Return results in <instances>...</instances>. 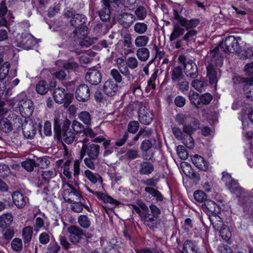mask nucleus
I'll return each instance as SVG.
<instances>
[{
	"label": "nucleus",
	"instance_id": "13",
	"mask_svg": "<svg viewBox=\"0 0 253 253\" xmlns=\"http://www.w3.org/2000/svg\"><path fill=\"white\" fill-rule=\"evenodd\" d=\"M67 231L69 240L73 244L79 243L85 236L83 230L75 225L69 227Z\"/></svg>",
	"mask_w": 253,
	"mask_h": 253
},
{
	"label": "nucleus",
	"instance_id": "33",
	"mask_svg": "<svg viewBox=\"0 0 253 253\" xmlns=\"http://www.w3.org/2000/svg\"><path fill=\"white\" fill-rule=\"evenodd\" d=\"M103 8L99 12V16L100 19L104 21H106L109 20L110 18V10L109 9V5H108V2L106 1H104V3L103 4Z\"/></svg>",
	"mask_w": 253,
	"mask_h": 253
},
{
	"label": "nucleus",
	"instance_id": "39",
	"mask_svg": "<svg viewBox=\"0 0 253 253\" xmlns=\"http://www.w3.org/2000/svg\"><path fill=\"white\" fill-rule=\"evenodd\" d=\"M193 164L199 169L206 170L209 164L206 159H191Z\"/></svg>",
	"mask_w": 253,
	"mask_h": 253
},
{
	"label": "nucleus",
	"instance_id": "2",
	"mask_svg": "<svg viewBox=\"0 0 253 253\" xmlns=\"http://www.w3.org/2000/svg\"><path fill=\"white\" fill-rule=\"evenodd\" d=\"M219 47L216 46L208 54L207 59L210 58L209 65L207 67V77L211 84H216L220 76L214 66L220 67L223 64V57L219 53Z\"/></svg>",
	"mask_w": 253,
	"mask_h": 253
},
{
	"label": "nucleus",
	"instance_id": "50",
	"mask_svg": "<svg viewBox=\"0 0 253 253\" xmlns=\"http://www.w3.org/2000/svg\"><path fill=\"white\" fill-rule=\"evenodd\" d=\"M182 71L180 67H175L172 72L171 79L174 82L179 81L182 77Z\"/></svg>",
	"mask_w": 253,
	"mask_h": 253
},
{
	"label": "nucleus",
	"instance_id": "53",
	"mask_svg": "<svg viewBox=\"0 0 253 253\" xmlns=\"http://www.w3.org/2000/svg\"><path fill=\"white\" fill-rule=\"evenodd\" d=\"M194 197L196 201L203 203L207 200V196L203 191L197 190L194 193Z\"/></svg>",
	"mask_w": 253,
	"mask_h": 253
},
{
	"label": "nucleus",
	"instance_id": "12",
	"mask_svg": "<svg viewBox=\"0 0 253 253\" xmlns=\"http://www.w3.org/2000/svg\"><path fill=\"white\" fill-rule=\"evenodd\" d=\"M86 140L83 141V145L81 152V158L88 157L89 158H95L99 152V146L98 145L91 144L88 146L85 145Z\"/></svg>",
	"mask_w": 253,
	"mask_h": 253
},
{
	"label": "nucleus",
	"instance_id": "15",
	"mask_svg": "<svg viewBox=\"0 0 253 253\" xmlns=\"http://www.w3.org/2000/svg\"><path fill=\"white\" fill-rule=\"evenodd\" d=\"M141 219L146 226L152 229L156 228L160 223L159 217L152 215L149 212H145L141 215Z\"/></svg>",
	"mask_w": 253,
	"mask_h": 253
},
{
	"label": "nucleus",
	"instance_id": "30",
	"mask_svg": "<svg viewBox=\"0 0 253 253\" xmlns=\"http://www.w3.org/2000/svg\"><path fill=\"white\" fill-rule=\"evenodd\" d=\"M117 65L120 72L125 76L129 77L130 73L127 67L126 61L123 57H119L117 59Z\"/></svg>",
	"mask_w": 253,
	"mask_h": 253
},
{
	"label": "nucleus",
	"instance_id": "38",
	"mask_svg": "<svg viewBox=\"0 0 253 253\" xmlns=\"http://www.w3.org/2000/svg\"><path fill=\"white\" fill-rule=\"evenodd\" d=\"M25 40L26 42L24 44L23 43L22 45L24 46L23 49H31L36 43L35 38L30 34L28 33L25 35Z\"/></svg>",
	"mask_w": 253,
	"mask_h": 253
},
{
	"label": "nucleus",
	"instance_id": "28",
	"mask_svg": "<svg viewBox=\"0 0 253 253\" xmlns=\"http://www.w3.org/2000/svg\"><path fill=\"white\" fill-rule=\"evenodd\" d=\"M33 234V228L31 226H26L22 230V237L25 245H29L31 242Z\"/></svg>",
	"mask_w": 253,
	"mask_h": 253
},
{
	"label": "nucleus",
	"instance_id": "59",
	"mask_svg": "<svg viewBox=\"0 0 253 253\" xmlns=\"http://www.w3.org/2000/svg\"><path fill=\"white\" fill-rule=\"evenodd\" d=\"M172 133L175 137L178 140H182L186 135L184 134L183 131L178 127H174L172 128Z\"/></svg>",
	"mask_w": 253,
	"mask_h": 253
},
{
	"label": "nucleus",
	"instance_id": "8",
	"mask_svg": "<svg viewBox=\"0 0 253 253\" xmlns=\"http://www.w3.org/2000/svg\"><path fill=\"white\" fill-rule=\"evenodd\" d=\"M23 120L21 127L22 128L23 134L24 137L27 139H32L35 135L37 129L41 133L42 125L40 123H37L35 120L27 121L25 119Z\"/></svg>",
	"mask_w": 253,
	"mask_h": 253
},
{
	"label": "nucleus",
	"instance_id": "4",
	"mask_svg": "<svg viewBox=\"0 0 253 253\" xmlns=\"http://www.w3.org/2000/svg\"><path fill=\"white\" fill-rule=\"evenodd\" d=\"M222 174V181L232 193L235 194L239 198L248 197V193L240 186L238 181L233 178L229 173L224 171Z\"/></svg>",
	"mask_w": 253,
	"mask_h": 253
},
{
	"label": "nucleus",
	"instance_id": "44",
	"mask_svg": "<svg viewBox=\"0 0 253 253\" xmlns=\"http://www.w3.org/2000/svg\"><path fill=\"white\" fill-rule=\"evenodd\" d=\"M183 160L184 161L180 162V168L185 175L190 176L193 173L191 166L189 162L185 161L187 159Z\"/></svg>",
	"mask_w": 253,
	"mask_h": 253
},
{
	"label": "nucleus",
	"instance_id": "3",
	"mask_svg": "<svg viewBox=\"0 0 253 253\" xmlns=\"http://www.w3.org/2000/svg\"><path fill=\"white\" fill-rule=\"evenodd\" d=\"M70 125V121L65 119L63 121L61 128L60 119L58 117H55L54 119V130L56 132L60 131L61 139L68 144L72 143L75 138V133L69 128Z\"/></svg>",
	"mask_w": 253,
	"mask_h": 253
},
{
	"label": "nucleus",
	"instance_id": "14",
	"mask_svg": "<svg viewBox=\"0 0 253 253\" xmlns=\"http://www.w3.org/2000/svg\"><path fill=\"white\" fill-rule=\"evenodd\" d=\"M152 112L145 105H141L138 112L139 122L144 125H149L153 120Z\"/></svg>",
	"mask_w": 253,
	"mask_h": 253
},
{
	"label": "nucleus",
	"instance_id": "60",
	"mask_svg": "<svg viewBox=\"0 0 253 253\" xmlns=\"http://www.w3.org/2000/svg\"><path fill=\"white\" fill-rule=\"evenodd\" d=\"M42 175L44 180L48 182L49 179L55 177L56 174L53 170H45L42 172Z\"/></svg>",
	"mask_w": 253,
	"mask_h": 253
},
{
	"label": "nucleus",
	"instance_id": "17",
	"mask_svg": "<svg viewBox=\"0 0 253 253\" xmlns=\"http://www.w3.org/2000/svg\"><path fill=\"white\" fill-rule=\"evenodd\" d=\"M12 197L14 204L18 209H23L29 202V198L18 191L13 192Z\"/></svg>",
	"mask_w": 253,
	"mask_h": 253
},
{
	"label": "nucleus",
	"instance_id": "45",
	"mask_svg": "<svg viewBox=\"0 0 253 253\" xmlns=\"http://www.w3.org/2000/svg\"><path fill=\"white\" fill-rule=\"evenodd\" d=\"M28 33H22L21 34H18L15 38L14 42L13 43L15 44V46L17 47L23 48L24 46H23L22 44L23 43L24 44V42H25V35L27 34Z\"/></svg>",
	"mask_w": 253,
	"mask_h": 253
},
{
	"label": "nucleus",
	"instance_id": "31",
	"mask_svg": "<svg viewBox=\"0 0 253 253\" xmlns=\"http://www.w3.org/2000/svg\"><path fill=\"white\" fill-rule=\"evenodd\" d=\"M244 90L246 97L253 100V77L245 84Z\"/></svg>",
	"mask_w": 253,
	"mask_h": 253
},
{
	"label": "nucleus",
	"instance_id": "37",
	"mask_svg": "<svg viewBox=\"0 0 253 253\" xmlns=\"http://www.w3.org/2000/svg\"><path fill=\"white\" fill-rule=\"evenodd\" d=\"M78 118L81 121L86 125L89 126L91 124V117L90 113L86 111L81 112L78 114Z\"/></svg>",
	"mask_w": 253,
	"mask_h": 253
},
{
	"label": "nucleus",
	"instance_id": "56",
	"mask_svg": "<svg viewBox=\"0 0 253 253\" xmlns=\"http://www.w3.org/2000/svg\"><path fill=\"white\" fill-rule=\"evenodd\" d=\"M72 128L74 132L82 133L84 130V126L79 122L74 120L72 123Z\"/></svg>",
	"mask_w": 253,
	"mask_h": 253
},
{
	"label": "nucleus",
	"instance_id": "47",
	"mask_svg": "<svg viewBox=\"0 0 253 253\" xmlns=\"http://www.w3.org/2000/svg\"><path fill=\"white\" fill-rule=\"evenodd\" d=\"M78 221L79 225L85 229H87L91 224L89 218L85 215H80L78 217Z\"/></svg>",
	"mask_w": 253,
	"mask_h": 253
},
{
	"label": "nucleus",
	"instance_id": "35",
	"mask_svg": "<svg viewBox=\"0 0 253 253\" xmlns=\"http://www.w3.org/2000/svg\"><path fill=\"white\" fill-rule=\"evenodd\" d=\"M136 55L139 60L145 61L149 58L150 52L147 48H139L136 51Z\"/></svg>",
	"mask_w": 253,
	"mask_h": 253
},
{
	"label": "nucleus",
	"instance_id": "52",
	"mask_svg": "<svg viewBox=\"0 0 253 253\" xmlns=\"http://www.w3.org/2000/svg\"><path fill=\"white\" fill-rule=\"evenodd\" d=\"M219 231L221 238L223 240L228 241L230 239L231 233L227 226L225 225Z\"/></svg>",
	"mask_w": 253,
	"mask_h": 253
},
{
	"label": "nucleus",
	"instance_id": "11",
	"mask_svg": "<svg viewBox=\"0 0 253 253\" xmlns=\"http://www.w3.org/2000/svg\"><path fill=\"white\" fill-rule=\"evenodd\" d=\"M53 97L56 103H64V105L67 106L71 103L73 99L72 94L67 93L62 87L55 88L53 92Z\"/></svg>",
	"mask_w": 253,
	"mask_h": 253
},
{
	"label": "nucleus",
	"instance_id": "5",
	"mask_svg": "<svg viewBox=\"0 0 253 253\" xmlns=\"http://www.w3.org/2000/svg\"><path fill=\"white\" fill-rule=\"evenodd\" d=\"M17 107L21 116L25 119L30 117L34 111L32 101L28 99L24 93H21L17 96Z\"/></svg>",
	"mask_w": 253,
	"mask_h": 253
},
{
	"label": "nucleus",
	"instance_id": "27",
	"mask_svg": "<svg viewBox=\"0 0 253 253\" xmlns=\"http://www.w3.org/2000/svg\"><path fill=\"white\" fill-rule=\"evenodd\" d=\"M10 63L7 62H3L2 58H0V80H3L8 75Z\"/></svg>",
	"mask_w": 253,
	"mask_h": 253
},
{
	"label": "nucleus",
	"instance_id": "1",
	"mask_svg": "<svg viewBox=\"0 0 253 253\" xmlns=\"http://www.w3.org/2000/svg\"><path fill=\"white\" fill-rule=\"evenodd\" d=\"M2 87H4L3 84H0V129L5 133H8L12 130H18L22 125V118L15 114L10 113L7 117L4 116L8 112V109L3 107V101L1 98L3 96V90Z\"/></svg>",
	"mask_w": 253,
	"mask_h": 253
},
{
	"label": "nucleus",
	"instance_id": "6",
	"mask_svg": "<svg viewBox=\"0 0 253 253\" xmlns=\"http://www.w3.org/2000/svg\"><path fill=\"white\" fill-rule=\"evenodd\" d=\"M200 20L197 18L189 20L188 22L181 25L185 27L186 33L184 34L182 40L187 43H191L195 41V37L199 31L196 28L199 25Z\"/></svg>",
	"mask_w": 253,
	"mask_h": 253
},
{
	"label": "nucleus",
	"instance_id": "49",
	"mask_svg": "<svg viewBox=\"0 0 253 253\" xmlns=\"http://www.w3.org/2000/svg\"><path fill=\"white\" fill-rule=\"evenodd\" d=\"M127 69H135L138 66V62L137 59L133 56L128 57L126 60Z\"/></svg>",
	"mask_w": 253,
	"mask_h": 253
},
{
	"label": "nucleus",
	"instance_id": "36",
	"mask_svg": "<svg viewBox=\"0 0 253 253\" xmlns=\"http://www.w3.org/2000/svg\"><path fill=\"white\" fill-rule=\"evenodd\" d=\"M48 85L44 81H40L36 86L37 92L41 95L45 94L48 91Z\"/></svg>",
	"mask_w": 253,
	"mask_h": 253
},
{
	"label": "nucleus",
	"instance_id": "25",
	"mask_svg": "<svg viewBox=\"0 0 253 253\" xmlns=\"http://www.w3.org/2000/svg\"><path fill=\"white\" fill-rule=\"evenodd\" d=\"M135 20V16L129 13H124L119 17L120 22L125 27H129Z\"/></svg>",
	"mask_w": 253,
	"mask_h": 253
},
{
	"label": "nucleus",
	"instance_id": "19",
	"mask_svg": "<svg viewBox=\"0 0 253 253\" xmlns=\"http://www.w3.org/2000/svg\"><path fill=\"white\" fill-rule=\"evenodd\" d=\"M202 209L209 216L210 214H216L219 211V208L214 201L207 200L202 205Z\"/></svg>",
	"mask_w": 253,
	"mask_h": 253
},
{
	"label": "nucleus",
	"instance_id": "16",
	"mask_svg": "<svg viewBox=\"0 0 253 253\" xmlns=\"http://www.w3.org/2000/svg\"><path fill=\"white\" fill-rule=\"evenodd\" d=\"M90 97V90L88 86L84 84L80 85L76 89V98L79 101L84 102Z\"/></svg>",
	"mask_w": 253,
	"mask_h": 253
},
{
	"label": "nucleus",
	"instance_id": "10",
	"mask_svg": "<svg viewBox=\"0 0 253 253\" xmlns=\"http://www.w3.org/2000/svg\"><path fill=\"white\" fill-rule=\"evenodd\" d=\"M241 39L239 37H235L234 36H230L226 38L224 42H222L220 47L223 48V45L225 46L224 49L225 51L230 52H238L240 49L239 41Z\"/></svg>",
	"mask_w": 253,
	"mask_h": 253
},
{
	"label": "nucleus",
	"instance_id": "41",
	"mask_svg": "<svg viewBox=\"0 0 253 253\" xmlns=\"http://www.w3.org/2000/svg\"><path fill=\"white\" fill-rule=\"evenodd\" d=\"M22 166L28 171H32L34 168L37 166V163L34 159H26L21 164Z\"/></svg>",
	"mask_w": 253,
	"mask_h": 253
},
{
	"label": "nucleus",
	"instance_id": "9",
	"mask_svg": "<svg viewBox=\"0 0 253 253\" xmlns=\"http://www.w3.org/2000/svg\"><path fill=\"white\" fill-rule=\"evenodd\" d=\"M64 188L63 197L65 201L72 203L83 200L80 191L75 189L73 185L67 183L64 185Z\"/></svg>",
	"mask_w": 253,
	"mask_h": 253
},
{
	"label": "nucleus",
	"instance_id": "29",
	"mask_svg": "<svg viewBox=\"0 0 253 253\" xmlns=\"http://www.w3.org/2000/svg\"><path fill=\"white\" fill-rule=\"evenodd\" d=\"M185 29L181 27L179 24H175L174 25L173 31L170 35L169 40L170 41H174L179 37L183 35Z\"/></svg>",
	"mask_w": 253,
	"mask_h": 253
},
{
	"label": "nucleus",
	"instance_id": "57",
	"mask_svg": "<svg viewBox=\"0 0 253 253\" xmlns=\"http://www.w3.org/2000/svg\"><path fill=\"white\" fill-rule=\"evenodd\" d=\"M176 152L179 158H188V153L184 146L181 145L177 146Z\"/></svg>",
	"mask_w": 253,
	"mask_h": 253
},
{
	"label": "nucleus",
	"instance_id": "63",
	"mask_svg": "<svg viewBox=\"0 0 253 253\" xmlns=\"http://www.w3.org/2000/svg\"><path fill=\"white\" fill-rule=\"evenodd\" d=\"M240 58L245 59L253 56V50L252 48H248L246 50L242 51L239 53Z\"/></svg>",
	"mask_w": 253,
	"mask_h": 253
},
{
	"label": "nucleus",
	"instance_id": "46",
	"mask_svg": "<svg viewBox=\"0 0 253 253\" xmlns=\"http://www.w3.org/2000/svg\"><path fill=\"white\" fill-rule=\"evenodd\" d=\"M19 83V80L18 79H15L12 82L9 83L8 84V88L6 85L4 84V82H1L0 84H3L4 85V87H2V89L3 90V94L5 93V96H8L9 92L12 88L17 85Z\"/></svg>",
	"mask_w": 253,
	"mask_h": 253
},
{
	"label": "nucleus",
	"instance_id": "24",
	"mask_svg": "<svg viewBox=\"0 0 253 253\" xmlns=\"http://www.w3.org/2000/svg\"><path fill=\"white\" fill-rule=\"evenodd\" d=\"M13 217L11 213L6 212L0 216V227L5 229L12 223Z\"/></svg>",
	"mask_w": 253,
	"mask_h": 253
},
{
	"label": "nucleus",
	"instance_id": "54",
	"mask_svg": "<svg viewBox=\"0 0 253 253\" xmlns=\"http://www.w3.org/2000/svg\"><path fill=\"white\" fill-rule=\"evenodd\" d=\"M81 201L82 200L72 203L73 204L71 205V209L72 211L77 213H80L83 211L84 209V204Z\"/></svg>",
	"mask_w": 253,
	"mask_h": 253
},
{
	"label": "nucleus",
	"instance_id": "7",
	"mask_svg": "<svg viewBox=\"0 0 253 253\" xmlns=\"http://www.w3.org/2000/svg\"><path fill=\"white\" fill-rule=\"evenodd\" d=\"M86 26H83L79 30H75L73 32L74 41L76 45H79L82 47H88L93 43V39L87 36Z\"/></svg>",
	"mask_w": 253,
	"mask_h": 253
},
{
	"label": "nucleus",
	"instance_id": "32",
	"mask_svg": "<svg viewBox=\"0 0 253 253\" xmlns=\"http://www.w3.org/2000/svg\"><path fill=\"white\" fill-rule=\"evenodd\" d=\"M183 250L186 253H197L198 248L195 242L186 240L183 244Z\"/></svg>",
	"mask_w": 253,
	"mask_h": 253
},
{
	"label": "nucleus",
	"instance_id": "20",
	"mask_svg": "<svg viewBox=\"0 0 253 253\" xmlns=\"http://www.w3.org/2000/svg\"><path fill=\"white\" fill-rule=\"evenodd\" d=\"M184 69L188 77L194 79L198 76V68L195 63L191 61L187 62L185 64Z\"/></svg>",
	"mask_w": 253,
	"mask_h": 253
},
{
	"label": "nucleus",
	"instance_id": "21",
	"mask_svg": "<svg viewBox=\"0 0 253 253\" xmlns=\"http://www.w3.org/2000/svg\"><path fill=\"white\" fill-rule=\"evenodd\" d=\"M118 90V85L111 80L105 82L103 85V91L108 96H114Z\"/></svg>",
	"mask_w": 253,
	"mask_h": 253
},
{
	"label": "nucleus",
	"instance_id": "61",
	"mask_svg": "<svg viewBox=\"0 0 253 253\" xmlns=\"http://www.w3.org/2000/svg\"><path fill=\"white\" fill-rule=\"evenodd\" d=\"M173 11L174 18L179 22L180 25H184V23L189 21V20L181 16L178 10L173 9Z\"/></svg>",
	"mask_w": 253,
	"mask_h": 253
},
{
	"label": "nucleus",
	"instance_id": "26",
	"mask_svg": "<svg viewBox=\"0 0 253 253\" xmlns=\"http://www.w3.org/2000/svg\"><path fill=\"white\" fill-rule=\"evenodd\" d=\"M154 169V166L152 164L147 162H142L139 168V172L141 174L149 175Z\"/></svg>",
	"mask_w": 253,
	"mask_h": 253
},
{
	"label": "nucleus",
	"instance_id": "64",
	"mask_svg": "<svg viewBox=\"0 0 253 253\" xmlns=\"http://www.w3.org/2000/svg\"><path fill=\"white\" fill-rule=\"evenodd\" d=\"M135 251L137 253H163L162 251L158 248H145L140 250L136 249Z\"/></svg>",
	"mask_w": 253,
	"mask_h": 253
},
{
	"label": "nucleus",
	"instance_id": "40",
	"mask_svg": "<svg viewBox=\"0 0 253 253\" xmlns=\"http://www.w3.org/2000/svg\"><path fill=\"white\" fill-rule=\"evenodd\" d=\"M95 195L105 203H108L114 205H117L118 203L117 200L102 192H95Z\"/></svg>",
	"mask_w": 253,
	"mask_h": 253
},
{
	"label": "nucleus",
	"instance_id": "22",
	"mask_svg": "<svg viewBox=\"0 0 253 253\" xmlns=\"http://www.w3.org/2000/svg\"><path fill=\"white\" fill-rule=\"evenodd\" d=\"M209 219L213 228L217 231H219L225 225L223 223L221 218L216 214L209 216Z\"/></svg>",
	"mask_w": 253,
	"mask_h": 253
},
{
	"label": "nucleus",
	"instance_id": "43",
	"mask_svg": "<svg viewBox=\"0 0 253 253\" xmlns=\"http://www.w3.org/2000/svg\"><path fill=\"white\" fill-rule=\"evenodd\" d=\"M12 249L17 252L21 251L23 249V243L22 240L19 238H15L13 239L11 243Z\"/></svg>",
	"mask_w": 253,
	"mask_h": 253
},
{
	"label": "nucleus",
	"instance_id": "48",
	"mask_svg": "<svg viewBox=\"0 0 253 253\" xmlns=\"http://www.w3.org/2000/svg\"><path fill=\"white\" fill-rule=\"evenodd\" d=\"M147 25L143 22H137L134 25V31L140 35L144 34L147 30Z\"/></svg>",
	"mask_w": 253,
	"mask_h": 253
},
{
	"label": "nucleus",
	"instance_id": "23",
	"mask_svg": "<svg viewBox=\"0 0 253 253\" xmlns=\"http://www.w3.org/2000/svg\"><path fill=\"white\" fill-rule=\"evenodd\" d=\"M85 21L86 18L84 15L77 14L73 16L70 22L72 25L78 27L75 30H79L83 26H85L84 25Z\"/></svg>",
	"mask_w": 253,
	"mask_h": 253
},
{
	"label": "nucleus",
	"instance_id": "18",
	"mask_svg": "<svg viewBox=\"0 0 253 253\" xmlns=\"http://www.w3.org/2000/svg\"><path fill=\"white\" fill-rule=\"evenodd\" d=\"M85 79L91 84L97 85L101 82L102 77L98 70L90 69L85 75Z\"/></svg>",
	"mask_w": 253,
	"mask_h": 253
},
{
	"label": "nucleus",
	"instance_id": "55",
	"mask_svg": "<svg viewBox=\"0 0 253 253\" xmlns=\"http://www.w3.org/2000/svg\"><path fill=\"white\" fill-rule=\"evenodd\" d=\"M135 13L137 19L139 20H143L147 15V11L143 6H139L135 11Z\"/></svg>",
	"mask_w": 253,
	"mask_h": 253
},
{
	"label": "nucleus",
	"instance_id": "51",
	"mask_svg": "<svg viewBox=\"0 0 253 253\" xmlns=\"http://www.w3.org/2000/svg\"><path fill=\"white\" fill-rule=\"evenodd\" d=\"M200 96L199 94L193 91H191L189 93V98L191 102L194 104L197 108L200 107Z\"/></svg>",
	"mask_w": 253,
	"mask_h": 253
},
{
	"label": "nucleus",
	"instance_id": "62",
	"mask_svg": "<svg viewBox=\"0 0 253 253\" xmlns=\"http://www.w3.org/2000/svg\"><path fill=\"white\" fill-rule=\"evenodd\" d=\"M139 126V125L137 121H131L128 125V131L130 133H135L138 130Z\"/></svg>",
	"mask_w": 253,
	"mask_h": 253
},
{
	"label": "nucleus",
	"instance_id": "42",
	"mask_svg": "<svg viewBox=\"0 0 253 253\" xmlns=\"http://www.w3.org/2000/svg\"><path fill=\"white\" fill-rule=\"evenodd\" d=\"M14 231L13 229L8 228L4 230L2 232L1 240L4 243H7L14 236Z\"/></svg>",
	"mask_w": 253,
	"mask_h": 253
},
{
	"label": "nucleus",
	"instance_id": "58",
	"mask_svg": "<svg viewBox=\"0 0 253 253\" xmlns=\"http://www.w3.org/2000/svg\"><path fill=\"white\" fill-rule=\"evenodd\" d=\"M182 141V143L189 149H193L195 146L194 139L190 135H186Z\"/></svg>",
	"mask_w": 253,
	"mask_h": 253
},
{
	"label": "nucleus",
	"instance_id": "34",
	"mask_svg": "<svg viewBox=\"0 0 253 253\" xmlns=\"http://www.w3.org/2000/svg\"><path fill=\"white\" fill-rule=\"evenodd\" d=\"M149 38L146 35L137 36L134 40L135 45L137 47H144L148 43Z\"/></svg>",
	"mask_w": 253,
	"mask_h": 253
}]
</instances>
